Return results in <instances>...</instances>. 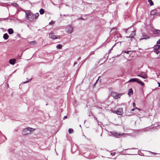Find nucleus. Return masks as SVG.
I'll use <instances>...</instances> for the list:
<instances>
[{
	"label": "nucleus",
	"instance_id": "nucleus-41",
	"mask_svg": "<svg viewBox=\"0 0 160 160\" xmlns=\"http://www.w3.org/2000/svg\"><path fill=\"white\" fill-rule=\"evenodd\" d=\"M123 30H124L125 32L126 33H127V31L128 30V29H123Z\"/></svg>",
	"mask_w": 160,
	"mask_h": 160
},
{
	"label": "nucleus",
	"instance_id": "nucleus-30",
	"mask_svg": "<svg viewBox=\"0 0 160 160\" xmlns=\"http://www.w3.org/2000/svg\"><path fill=\"white\" fill-rule=\"evenodd\" d=\"M54 21H52L51 22H50L49 23V25H52V24H54Z\"/></svg>",
	"mask_w": 160,
	"mask_h": 160
},
{
	"label": "nucleus",
	"instance_id": "nucleus-21",
	"mask_svg": "<svg viewBox=\"0 0 160 160\" xmlns=\"http://www.w3.org/2000/svg\"><path fill=\"white\" fill-rule=\"evenodd\" d=\"M160 32V31L159 30H155L153 31V34H158Z\"/></svg>",
	"mask_w": 160,
	"mask_h": 160
},
{
	"label": "nucleus",
	"instance_id": "nucleus-60",
	"mask_svg": "<svg viewBox=\"0 0 160 160\" xmlns=\"http://www.w3.org/2000/svg\"><path fill=\"white\" fill-rule=\"evenodd\" d=\"M79 126L81 127V125H79Z\"/></svg>",
	"mask_w": 160,
	"mask_h": 160
},
{
	"label": "nucleus",
	"instance_id": "nucleus-40",
	"mask_svg": "<svg viewBox=\"0 0 160 160\" xmlns=\"http://www.w3.org/2000/svg\"><path fill=\"white\" fill-rule=\"evenodd\" d=\"M157 44H160V39L157 42Z\"/></svg>",
	"mask_w": 160,
	"mask_h": 160
},
{
	"label": "nucleus",
	"instance_id": "nucleus-11",
	"mask_svg": "<svg viewBox=\"0 0 160 160\" xmlns=\"http://www.w3.org/2000/svg\"><path fill=\"white\" fill-rule=\"evenodd\" d=\"M16 61L15 59H11L9 60V62L11 64L13 65L15 63Z\"/></svg>",
	"mask_w": 160,
	"mask_h": 160
},
{
	"label": "nucleus",
	"instance_id": "nucleus-38",
	"mask_svg": "<svg viewBox=\"0 0 160 160\" xmlns=\"http://www.w3.org/2000/svg\"><path fill=\"white\" fill-rule=\"evenodd\" d=\"M22 55V54H21V56L19 55H18L17 56V58H18V59H20L21 58V56Z\"/></svg>",
	"mask_w": 160,
	"mask_h": 160
},
{
	"label": "nucleus",
	"instance_id": "nucleus-5",
	"mask_svg": "<svg viewBox=\"0 0 160 160\" xmlns=\"http://www.w3.org/2000/svg\"><path fill=\"white\" fill-rule=\"evenodd\" d=\"M78 148L76 145H73L72 146L71 148V151L72 153H74L77 150Z\"/></svg>",
	"mask_w": 160,
	"mask_h": 160
},
{
	"label": "nucleus",
	"instance_id": "nucleus-54",
	"mask_svg": "<svg viewBox=\"0 0 160 160\" xmlns=\"http://www.w3.org/2000/svg\"><path fill=\"white\" fill-rule=\"evenodd\" d=\"M7 19V18H3V19H4V20H6Z\"/></svg>",
	"mask_w": 160,
	"mask_h": 160
},
{
	"label": "nucleus",
	"instance_id": "nucleus-63",
	"mask_svg": "<svg viewBox=\"0 0 160 160\" xmlns=\"http://www.w3.org/2000/svg\"><path fill=\"white\" fill-rule=\"evenodd\" d=\"M48 105V104H46V105Z\"/></svg>",
	"mask_w": 160,
	"mask_h": 160
},
{
	"label": "nucleus",
	"instance_id": "nucleus-46",
	"mask_svg": "<svg viewBox=\"0 0 160 160\" xmlns=\"http://www.w3.org/2000/svg\"><path fill=\"white\" fill-rule=\"evenodd\" d=\"M133 106L134 107H135V103L134 102L133 103Z\"/></svg>",
	"mask_w": 160,
	"mask_h": 160
},
{
	"label": "nucleus",
	"instance_id": "nucleus-28",
	"mask_svg": "<svg viewBox=\"0 0 160 160\" xmlns=\"http://www.w3.org/2000/svg\"><path fill=\"white\" fill-rule=\"evenodd\" d=\"M114 112L115 113H117L118 114L120 115V114L119 113H120V111H119L118 110V111H114Z\"/></svg>",
	"mask_w": 160,
	"mask_h": 160
},
{
	"label": "nucleus",
	"instance_id": "nucleus-6",
	"mask_svg": "<svg viewBox=\"0 0 160 160\" xmlns=\"http://www.w3.org/2000/svg\"><path fill=\"white\" fill-rule=\"evenodd\" d=\"M67 32L68 33H72L73 31V28L71 26H69L67 28Z\"/></svg>",
	"mask_w": 160,
	"mask_h": 160
},
{
	"label": "nucleus",
	"instance_id": "nucleus-19",
	"mask_svg": "<svg viewBox=\"0 0 160 160\" xmlns=\"http://www.w3.org/2000/svg\"><path fill=\"white\" fill-rule=\"evenodd\" d=\"M137 82H138V83L140 84L142 86L144 85V83L142 82L141 81L138 79H137Z\"/></svg>",
	"mask_w": 160,
	"mask_h": 160
},
{
	"label": "nucleus",
	"instance_id": "nucleus-58",
	"mask_svg": "<svg viewBox=\"0 0 160 160\" xmlns=\"http://www.w3.org/2000/svg\"><path fill=\"white\" fill-rule=\"evenodd\" d=\"M120 113H121V114H122V112H121V111Z\"/></svg>",
	"mask_w": 160,
	"mask_h": 160
},
{
	"label": "nucleus",
	"instance_id": "nucleus-24",
	"mask_svg": "<svg viewBox=\"0 0 160 160\" xmlns=\"http://www.w3.org/2000/svg\"><path fill=\"white\" fill-rule=\"evenodd\" d=\"M148 2L150 4V5L151 6H152L153 5V3L152 0H148Z\"/></svg>",
	"mask_w": 160,
	"mask_h": 160
},
{
	"label": "nucleus",
	"instance_id": "nucleus-29",
	"mask_svg": "<svg viewBox=\"0 0 160 160\" xmlns=\"http://www.w3.org/2000/svg\"><path fill=\"white\" fill-rule=\"evenodd\" d=\"M124 135H125V136H128V134H124L123 133H121V134H120L121 136H123Z\"/></svg>",
	"mask_w": 160,
	"mask_h": 160
},
{
	"label": "nucleus",
	"instance_id": "nucleus-27",
	"mask_svg": "<svg viewBox=\"0 0 160 160\" xmlns=\"http://www.w3.org/2000/svg\"><path fill=\"white\" fill-rule=\"evenodd\" d=\"M73 132V129L72 128H69L68 130V132L69 133H71Z\"/></svg>",
	"mask_w": 160,
	"mask_h": 160
},
{
	"label": "nucleus",
	"instance_id": "nucleus-62",
	"mask_svg": "<svg viewBox=\"0 0 160 160\" xmlns=\"http://www.w3.org/2000/svg\"><path fill=\"white\" fill-rule=\"evenodd\" d=\"M153 153H154V154H156V153H155V152H153Z\"/></svg>",
	"mask_w": 160,
	"mask_h": 160
},
{
	"label": "nucleus",
	"instance_id": "nucleus-4",
	"mask_svg": "<svg viewBox=\"0 0 160 160\" xmlns=\"http://www.w3.org/2000/svg\"><path fill=\"white\" fill-rule=\"evenodd\" d=\"M111 95L114 98L117 99L120 98L119 93L114 92H111Z\"/></svg>",
	"mask_w": 160,
	"mask_h": 160
},
{
	"label": "nucleus",
	"instance_id": "nucleus-16",
	"mask_svg": "<svg viewBox=\"0 0 160 160\" xmlns=\"http://www.w3.org/2000/svg\"><path fill=\"white\" fill-rule=\"evenodd\" d=\"M9 38V36L7 33H6L4 34L3 35V38L5 40H7Z\"/></svg>",
	"mask_w": 160,
	"mask_h": 160
},
{
	"label": "nucleus",
	"instance_id": "nucleus-25",
	"mask_svg": "<svg viewBox=\"0 0 160 160\" xmlns=\"http://www.w3.org/2000/svg\"><path fill=\"white\" fill-rule=\"evenodd\" d=\"M62 47V45L60 44H59L57 46V48L58 49H61Z\"/></svg>",
	"mask_w": 160,
	"mask_h": 160
},
{
	"label": "nucleus",
	"instance_id": "nucleus-49",
	"mask_svg": "<svg viewBox=\"0 0 160 160\" xmlns=\"http://www.w3.org/2000/svg\"><path fill=\"white\" fill-rule=\"evenodd\" d=\"M81 57H79L78 58V60H80L81 59Z\"/></svg>",
	"mask_w": 160,
	"mask_h": 160
},
{
	"label": "nucleus",
	"instance_id": "nucleus-42",
	"mask_svg": "<svg viewBox=\"0 0 160 160\" xmlns=\"http://www.w3.org/2000/svg\"><path fill=\"white\" fill-rule=\"evenodd\" d=\"M67 118V116H65L63 118V120H64L66 119Z\"/></svg>",
	"mask_w": 160,
	"mask_h": 160
},
{
	"label": "nucleus",
	"instance_id": "nucleus-48",
	"mask_svg": "<svg viewBox=\"0 0 160 160\" xmlns=\"http://www.w3.org/2000/svg\"><path fill=\"white\" fill-rule=\"evenodd\" d=\"M135 110V109L134 108L132 109L131 110V111H133Z\"/></svg>",
	"mask_w": 160,
	"mask_h": 160
},
{
	"label": "nucleus",
	"instance_id": "nucleus-13",
	"mask_svg": "<svg viewBox=\"0 0 160 160\" xmlns=\"http://www.w3.org/2000/svg\"><path fill=\"white\" fill-rule=\"evenodd\" d=\"M128 94L129 97L133 94V91L132 88H130L129 89Z\"/></svg>",
	"mask_w": 160,
	"mask_h": 160
},
{
	"label": "nucleus",
	"instance_id": "nucleus-26",
	"mask_svg": "<svg viewBox=\"0 0 160 160\" xmlns=\"http://www.w3.org/2000/svg\"><path fill=\"white\" fill-rule=\"evenodd\" d=\"M12 4L13 5V6L15 7H18V4L17 3H12Z\"/></svg>",
	"mask_w": 160,
	"mask_h": 160
},
{
	"label": "nucleus",
	"instance_id": "nucleus-39",
	"mask_svg": "<svg viewBox=\"0 0 160 160\" xmlns=\"http://www.w3.org/2000/svg\"><path fill=\"white\" fill-rule=\"evenodd\" d=\"M60 38V37L59 36H56V39Z\"/></svg>",
	"mask_w": 160,
	"mask_h": 160
},
{
	"label": "nucleus",
	"instance_id": "nucleus-31",
	"mask_svg": "<svg viewBox=\"0 0 160 160\" xmlns=\"http://www.w3.org/2000/svg\"><path fill=\"white\" fill-rule=\"evenodd\" d=\"M154 52L157 54H158L159 53V51L158 50H155Z\"/></svg>",
	"mask_w": 160,
	"mask_h": 160
},
{
	"label": "nucleus",
	"instance_id": "nucleus-14",
	"mask_svg": "<svg viewBox=\"0 0 160 160\" xmlns=\"http://www.w3.org/2000/svg\"><path fill=\"white\" fill-rule=\"evenodd\" d=\"M8 33L10 35L12 34L14 32L13 30L11 28H9L8 29Z\"/></svg>",
	"mask_w": 160,
	"mask_h": 160
},
{
	"label": "nucleus",
	"instance_id": "nucleus-61",
	"mask_svg": "<svg viewBox=\"0 0 160 160\" xmlns=\"http://www.w3.org/2000/svg\"><path fill=\"white\" fill-rule=\"evenodd\" d=\"M102 134H101L100 136H102Z\"/></svg>",
	"mask_w": 160,
	"mask_h": 160
},
{
	"label": "nucleus",
	"instance_id": "nucleus-10",
	"mask_svg": "<svg viewBox=\"0 0 160 160\" xmlns=\"http://www.w3.org/2000/svg\"><path fill=\"white\" fill-rule=\"evenodd\" d=\"M135 35V31H132V33L128 37L127 36V38H134V36Z\"/></svg>",
	"mask_w": 160,
	"mask_h": 160
},
{
	"label": "nucleus",
	"instance_id": "nucleus-34",
	"mask_svg": "<svg viewBox=\"0 0 160 160\" xmlns=\"http://www.w3.org/2000/svg\"><path fill=\"white\" fill-rule=\"evenodd\" d=\"M94 53V51H92L89 54V56H90L92 55Z\"/></svg>",
	"mask_w": 160,
	"mask_h": 160
},
{
	"label": "nucleus",
	"instance_id": "nucleus-17",
	"mask_svg": "<svg viewBox=\"0 0 160 160\" xmlns=\"http://www.w3.org/2000/svg\"><path fill=\"white\" fill-rule=\"evenodd\" d=\"M137 79H138L137 78H131L130 79L128 82H137Z\"/></svg>",
	"mask_w": 160,
	"mask_h": 160
},
{
	"label": "nucleus",
	"instance_id": "nucleus-9",
	"mask_svg": "<svg viewBox=\"0 0 160 160\" xmlns=\"http://www.w3.org/2000/svg\"><path fill=\"white\" fill-rule=\"evenodd\" d=\"M137 76L144 79L147 78V74L144 72L142 73L140 75H138Z\"/></svg>",
	"mask_w": 160,
	"mask_h": 160
},
{
	"label": "nucleus",
	"instance_id": "nucleus-3",
	"mask_svg": "<svg viewBox=\"0 0 160 160\" xmlns=\"http://www.w3.org/2000/svg\"><path fill=\"white\" fill-rule=\"evenodd\" d=\"M151 14L152 15L156 16L160 14V8L152 10L151 12Z\"/></svg>",
	"mask_w": 160,
	"mask_h": 160
},
{
	"label": "nucleus",
	"instance_id": "nucleus-47",
	"mask_svg": "<svg viewBox=\"0 0 160 160\" xmlns=\"http://www.w3.org/2000/svg\"><path fill=\"white\" fill-rule=\"evenodd\" d=\"M77 64V62H75L74 63V66H75L76 64Z\"/></svg>",
	"mask_w": 160,
	"mask_h": 160
},
{
	"label": "nucleus",
	"instance_id": "nucleus-52",
	"mask_svg": "<svg viewBox=\"0 0 160 160\" xmlns=\"http://www.w3.org/2000/svg\"><path fill=\"white\" fill-rule=\"evenodd\" d=\"M15 71H14L13 72V73H12L11 74H10V76H11V75L12 74H13V73H14L15 72Z\"/></svg>",
	"mask_w": 160,
	"mask_h": 160
},
{
	"label": "nucleus",
	"instance_id": "nucleus-44",
	"mask_svg": "<svg viewBox=\"0 0 160 160\" xmlns=\"http://www.w3.org/2000/svg\"><path fill=\"white\" fill-rule=\"evenodd\" d=\"M79 19H82V20H84V19L83 18H78V20H79Z\"/></svg>",
	"mask_w": 160,
	"mask_h": 160
},
{
	"label": "nucleus",
	"instance_id": "nucleus-22",
	"mask_svg": "<svg viewBox=\"0 0 160 160\" xmlns=\"http://www.w3.org/2000/svg\"><path fill=\"white\" fill-rule=\"evenodd\" d=\"M30 43L31 45H35V44H37V42L36 41H33L30 42Z\"/></svg>",
	"mask_w": 160,
	"mask_h": 160
},
{
	"label": "nucleus",
	"instance_id": "nucleus-7",
	"mask_svg": "<svg viewBox=\"0 0 160 160\" xmlns=\"http://www.w3.org/2000/svg\"><path fill=\"white\" fill-rule=\"evenodd\" d=\"M110 133H111L113 136L115 137H118V136H120V133L116 132L114 131L110 132Z\"/></svg>",
	"mask_w": 160,
	"mask_h": 160
},
{
	"label": "nucleus",
	"instance_id": "nucleus-2",
	"mask_svg": "<svg viewBox=\"0 0 160 160\" xmlns=\"http://www.w3.org/2000/svg\"><path fill=\"white\" fill-rule=\"evenodd\" d=\"M34 130V129L28 127L23 129L22 134L23 135H26L30 133V132Z\"/></svg>",
	"mask_w": 160,
	"mask_h": 160
},
{
	"label": "nucleus",
	"instance_id": "nucleus-1",
	"mask_svg": "<svg viewBox=\"0 0 160 160\" xmlns=\"http://www.w3.org/2000/svg\"><path fill=\"white\" fill-rule=\"evenodd\" d=\"M26 18L30 21H33L34 20V14L29 11L25 12Z\"/></svg>",
	"mask_w": 160,
	"mask_h": 160
},
{
	"label": "nucleus",
	"instance_id": "nucleus-12",
	"mask_svg": "<svg viewBox=\"0 0 160 160\" xmlns=\"http://www.w3.org/2000/svg\"><path fill=\"white\" fill-rule=\"evenodd\" d=\"M49 37L53 39H56V36L54 35V33H51L49 34Z\"/></svg>",
	"mask_w": 160,
	"mask_h": 160
},
{
	"label": "nucleus",
	"instance_id": "nucleus-32",
	"mask_svg": "<svg viewBox=\"0 0 160 160\" xmlns=\"http://www.w3.org/2000/svg\"><path fill=\"white\" fill-rule=\"evenodd\" d=\"M0 133L2 135V136H3L5 138V139L6 140H7V138L6 137L4 136L2 133V132H1V131H0Z\"/></svg>",
	"mask_w": 160,
	"mask_h": 160
},
{
	"label": "nucleus",
	"instance_id": "nucleus-43",
	"mask_svg": "<svg viewBox=\"0 0 160 160\" xmlns=\"http://www.w3.org/2000/svg\"><path fill=\"white\" fill-rule=\"evenodd\" d=\"M134 108L135 109H137V110H138L139 111L141 110V109H140L139 108H137V107L135 108Z\"/></svg>",
	"mask_w": 160,
	"mask_h": 160
},
{
	"label": "nucleus",
	"instance_id": "nucleus-15",
	"mask_svg": "<svg viewBox=\"0 0 160 160\" xmlns=\"http://www.w3.org/2000/svg\"><path fill=\"white\" fill-rule=\"evenodd\" d=\"M160 48V45H156L154 46V50H158Z\"/></svg>",
	"mask_w": 160,
	"mask_h": 160
},
{
	"label": "nucleus",
	"instance_id": "nucleus-18",
	"mask_svg": "<svg viewBox=\"0 0 160 160\" xmlns=\"http://www.w3.org/2000/svg\"><path fill=\"white\" fill-rule=\"evenodd\" d=\"M34 20H36L38 18L39 16V14L37 12L34 14Z\"/></svg>",
	"mask_w": 160,
	"mask_h": 160
},
{
	"label": "nucleus",
	"instance_id": "nucleus-59",
	"mask_svg": "<svg viewBox=\"0 0 160 160\" xmlns=\"http://www.w3.org/2000/svg\"><path fill=\"white\" fill-rule=\"evenodd\" d=\"M84 157H86V158H87V157L86 156H84Z\"/></svg>",
	"mask_w": 160,
	"mask_h": 160
},
{
	"label": "nucleus",
	"instance_id": "nucleus-33",
	"mask_svg": "<svg viewBox=\"0 0 160 160\" xmlns=\"http://www.w3.org/2000/svg\"><path fill=\"white\" fill-rule=\"evenodd\" d=\"M130 52V51H122V53H123V52H124L125 53H126L127 54H128L129 53V52Z\"/></svg>",
	"mask_w": 160,
	"mask_h": 160
},
{
	"label": "nucleus",
	"instance_id": "nucleus-56",
	"mask_svg": "<svg viewBox=\"0 0 160 160\" xmlns=\"http://www.w3.org/2000/svg\"><path fill=\"white\" fill-rule=\"evenodd\" d=\"M97 82V81H96V82L95 83H94V84L93 85H95V84H96V82Z\"/></svg>",
	"mask_w": 160,
	"mask_h": 160
},
{
	"label": "nucleus",
	"instance_id": "nucleus-8",
	"mask_svg": "<svg viewBox=\"0 0 160 160\" xmlns=\"http://www.w3.org/2000/svg\"><path fill=\"white\" fill-rule=\"evenodd\" d=\"M149 37L145 33H143L142 34V38L140 39V40H142V39H149Z\"/></svg>",
	"mask_w": 160,
	"mask_h": 160
},
{
	"label": "nucleus",
	"instance_id": "nucleus-36",
	"mask_svg": "<svg viewBox=\"0 0 160 160\" xmlns=\"http://www.w3.org/2000/svg\"><path fill=\"white\" fill-rule=\"evenodd\" d=\"M116 154V152H114L111 153V155L112 156H114Z\"/></svg>",
	"mask_w": 160,
	"mask_h": 160
},
{
	"label": "nucleus",
	"instance_id": "nucleus-53",
	"mask_svg": "<svg viewBox=\"0 0 160 160\" xmlns=\"http://www.w3.org/2000/svg\"><path fill=\"white\" fill-rule=\"evenodd\" d=\"M94 118L95 119L97 120V118L96 117H94Z\"/></svg>",
	"mask_w": 160,
	"mask_h": 160
},
{
	"label": "nucleus",
	"instance_id": "nucleus-57",
	"mask_svg": "<svg viewBox=\"0 0 160 160\" xmlns=\"http://www.w3.org/2000/svg\"><path fill=\"white\" fill-rule=\"evenodd\" d=\"M63 15L64 16H66V15H65V14H63Z\"/></svg>",
	"mask_w": 160,
	"mask_h": 160
},
{
	"label": "nucleus",
	"instance_id": "nucleus-50",
	"mask_svg": "<svg viewBox=\"0 0 160 160\" xmlns=\"http://www.w3.org/2000/svg\"><path fill=\"white\" fill-rule=\"evenodd\" d=\"M158 83V86L160 87V82Z\"/></svg>",
	"mask_w": 160,
	"mask_h": 160
},
{
	"label": "nucleus",
	"instance_id": "nucleus-55",
	"mask_svg": "<svg viewBox=\"0 0 160 160\" xmlns=\"http://www.w3.org/2000/svg\"><path fill=\"white\" fill-rule=\"evenodd\" d=\"M66 16H70L69 15H68V14H67V15H66Z\"/></svg>",
	"mask_w": 160,
	"mask_h": 160
},
{
	"label": "nucleus",
	"instance_id": "nucleus-20",
	"mask_svg": "<svg viewBox=\"0 0 160 160\" xmlns=\"http://www.w3.org/2000/svg\"><path fill=\"white\" fill-rule=\"evenodd\" d=\"M39 12L41 15H42L44 13V10L42 8H41L40 9Z\"/></svg>",
	"mask_w": 160,
	"mask_h": 160
},
{
	"label": "nucleus",
	"instance_id": "nucleus-51",
	"mask_svg": "<svg viewBox=\"0 0 160 160\" xmlns=\"http://www.w3.org/2000/svg\"><path fill=\"white\" fill-rule=\"evenodd\" d=\"M90 56L89 55L87 57V59H88Z\"/></svg>",
	"mask_w": 160,
	"mask_h": 160
},
{
	"label": "nucleus",
	"instance_id": "nucleus-37",
	"mask_svg": "<svg viewBox=\"0 0 160 160\" xmlns=\"http://www.w3.org/2000/svg\"><path fill=\"white\" fill-rule=\"evenodd\" d=\"M32 79V78H31L29 80H28V81H27L26 82H23V83H26L27 82H28L29 81H30L31 79Z\"/></svg>",
	"mask_w": 160,
	"mask_h": 160
},
{
	"label": "nucleus",
	"instance_id": "nucleus-35",
	"mask_svg": "<svg viewBox=\"0 0 160 160\" xmlns=\"http://www.w3.org/2000/svg\"><path fill=\"white\" fill-rule=\"evenodd\" d=\"M115 45V44L112 47V48L109 50L108 52L110 53L113 47Z\"/></svg>",
	"mask_w": 160,
	"mask_h": 160
},
{
	"label": "nucleus",
	"instance_id": "nucleus-45",
	"mask_svg": "<svg viewBox=\"0 0 160 160\" xmlns=\"http://www.w3.org/2000/svg\"><path fill=\"white\" fill-rule=\"evenodd\" d=\"M17 36L18 37H20V35L19 34H18L17 35Z\"/></svg>",
	"mask_w": 160,
	"mask_h": 160
},
{
	"label": "nucleus",
	"instance_id": "nucleus-23",
	"mask_svg": "<svg viewBox=\"0 0 160 160\" xmlns=\"http://www.w3.org/2000/svg\"><path fill=\"white\" fill-rule=\"evenodd\" d=\"M117 28H113L111 30L110 32L113 33V32H115Z\"/></svg>",
	"mask_w": 160,
	"mask_h": 160
}]
</instances>
